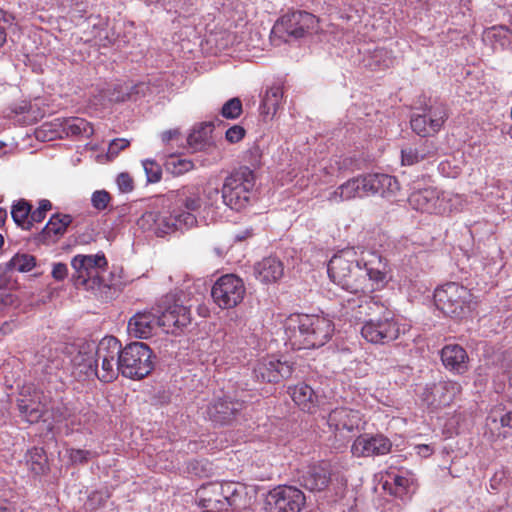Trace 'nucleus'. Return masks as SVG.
I'll return each instance as SVG.
<instances>
[{"mask_svg": "<svg viewBox=\"0 0 512 512\" xmlns=\"http://www.w3.org/2000/svg\"><path fill=\"white\" fill-rule=\"evenodd\" d=\"M333 332L334 324L331 320L315 315L290 317L286 325V334L294 349L321 347L331 338Z\"/></svg>", "mask_w": 512, "mask_h": 512, "instance_id": "1", "label": "nucleus"}, {"mask_svg": "<svg viewBox=\"0 0 512 512\" xmlns=\"http://www.w3.org/2000/svg\"><path fill=\"white\" fill-rule=\"evenodd\" d=\"M121 350V343L117 338L106 336L98 343L94 358L79 352L72 362L87 376L96 375L100 381L109 383L117 378V361Z\"/></svg>", "mask_w": 512, "mask_h": 512, "instance_id": "2", "label": "nucleus"}, {"mask_svg": "<svg viewBox=\"0 0 512 512\" xmlns=\"http://www.w3.org/2000/svg\"><path fill=\"white\" fill-rule=\"evenodd\" d=\"M353 250H343L328 263L330 279L341 288L354 293H366L369 282L367 264L361 265Z\"/></svg>", "mask_w": 512, "mask_h": 512, "instance_id": "3", "label": "nucleus"}, {"mask_svg": "<svg viewBox=\"0 0 512 512\" xmlns=\"http://www.w3.org/2000/svg\"><path fill=\"white\" fill-rule=\"evenodd\" d=\"M153 367L152 351L149 346L143 342H132L121 350L117 361V374L121 372L124 377L142 379L153 370Z\"/></svg>", "mask_w": 512, "mask_h": 512, "instance_id": "4", "label": "nucleus"}, {"mask_svg": "<svg viewBox=\"0 0 512 512\" xmlns=\"http://www.w3.org/2000/svg\"><path fill=\"white\" fill-rule=\"evenodd\" d=\"M434 302L445 315L463 319L471 312L472 294L466 287L450 282L435 290Z\"/></svg>", "mask_w": 512, "mask_h": 512, "instance_id": "5", "label": "nucleus"}, {"mask_svg": "<svg viewBox=\"0 0 512 512\" xmlns=\"http://www.w3.org/2000/svg\"><path fill=\"white\" fill-rule=\"evenodd\" d=\"M157 325L163 327L167 333L176 334L191 323L190 309L178 303L173 296L166 295L157 304Z\"/></svg>", "mask_w": 512, "mask_h": 512, "instance_id": "6", "label": "nucleus"}, {"mask_svg": "<svg viewBox=\"0 0 512 512\" xmlns=\"http://www.w3.org/2000/svg\"><path fill=\"white\" fill-rule=\"evenodd\" d=\"M318 19L305 11H293L280 17L273 26V33L286 40L301 38L317 29Z\"/></svg>", "mask_w": 512, "mask_h": 512, "instance_id": "7", "label": "nucleus"}, {"mask_svg": "<svg viewBox=\"0 0 512 512\" xmlns=\"http://www.w3.org/2000/svg\"><path fill=\"white\" fill-rule=\"evenodd\" d=\"M243 280L234 274L221 276L212 286L211 296L221 309H231L239 305L245 296Z\"/></svg>", "mask_w": 512, "mask_h": 512, "instance_id": "8", "label": "nucleus"}, {"mask_svg": "<svg viewBox=\"0 0 512 512\" xmlns=\"http://www.w3.org/2000/svg\"><path fill=\"white\" fill-rule=\"evenodd\" d=\"M400 328L394 313L388 310L377 318H371L361 328L362 337L370 343L387 344L399 337Z\"/></svg>", "mask_w": 512, "mask_h": 512, "instance_id": "9", "label": "nucleus"}, {"mask_svg": "<svg viewBox=\"0 0 512 512\" xmlns=\"http://www.w3.org/2000/svg\"><path fill=\"white\" fill-rule=\"evenodd\" d=\"M305 503V495L300 489L283 485L268 492L265 510L267 512H301Z\"/></svg>", "mask_w": 512, "mask_h": 512, "instance_id": "10", "label": "nucleus"}, {"mask_svg": "<svg viewBox=\"0 0 512 512\" xmlns=\"http://www.w3.org/2000/svg\"><path fill=\"white\" fill-rule=\"evenodd\" d=\"M177 204L185 211L170 215L168 218L163 217L160 225L163 224L167 230H181L183 228H191L197 223L196 216L193 212L200 209L202 201L197 193H188L181 191L178 194Z\"/></svg>", "mask_w": 512, "mask_h": 512, "instance_id": "11", "label": "nucleus"}, {"mask_svg": "<svg viewBox=\"0 0 512 512\" xmlns=\"http://www.w3.org/2000/svg\"><path fill=\"white\" fill-rule=\"evenodd\" d=\"M48 399L42 392L30 388H24L17 399V406L21 417L30 424L38 423L40 420L48 422L46 417L49 414Z\"/></svg>", "mask_w": 512, "mask_h": 512, "instance_id": "12", "label": "nucleus"}, {"mask_svg": "<svg viewBox=\"0 0 512 512\" xmlns=\"http://www.w3.org/2000/svg\"><path fill=\"white\" fill-rule=\"evenodd\" d=\"M345 314L351 319L364 324L371 318L383 315L389 309L374 297L362 293L355 298H349L344 305Z\"/></svg>", "mask_w": 512, "mask_h": 512, "instance_id": "13", "label": "nucleus"}, {"mask_svg": "<svg viewBox=\"0 0 512 512\" xmlns=\"http://www.w3.org/2000/svg\"><path fill=\"white\" fill-rule=\"evenodd\" d=\"M408 201L413 209L429 214H444L450 210L446 194L436 188L429 187L414 191Z\"/></svg>", "mask_w": 512, "mask_h": 512, "instance_id": "14", "label": "nucleus"}, {"mask_svg": "<svg viewBox=\"0 0 512 512\" xmlns=\"http://www.w3.org/2000/svg\"><path fill=\"white\" fill-rule=\"evenodd\" d=\"M446 118L447 114L442 105L430 106L422 114L412 116L411 128L419 136H432L440 131Z\"/></svg>", "mask_w": 512, "mask_h": 512, "instance_id": "15", "label": "nucleus"}, {"mask_svg": "<svg viewBox=\"0 0 512 512\" xmlns=\"http://www.w3.org/2000/svg\"><path fill=\"white\" fill-rule=\"evenodd\" d=\"M461 385L454 381H440L426 385L421 397L422 400L433 408L450 405L455 397L461 393Z\"/></svg>", "mask_w": 512, "mask_h": 512, "instance_id": "16", "label": "nucleus"}, {"mask_svg": "<svg viewBox=\"0 0 512 512\" xmlns=\"http://www.w3.org/2000/svg\"><path fill=\"white\" fill-rule=\"evenodd\" d=\"M255 378L262 382L278 383L282 379L289 378L293 373V366L287 361L270 357L257 362L253 369Z\"/></svg>", "mask_w": 512, "mask_h": 512, "instance_id": "17", "label": "nucleus"}, {"mask_svg": "<svg viewBox=\"0 0 512 512\" xmlns=\"http://www.w3.org/2000/svg\"><path fill=\"white\" fill-rule=\"evenodd\" d=\"M244 402L230 397L218 398L207 407L209 419L218 425H231L237 420Z\"/></svg>", "mask_w": 512, "mask_h": 512, "instance_id": "18", "label": "nucleus"}, {"mask_svg": "<svg viewBox=\"0 0 512 512\" xmlns=\"http://www.w3.org/2000/svg\"><path fill=\"white\" fill-rule=\"evenodd\" d=\"M71 265L76 272L73 275L75 285L84 286L89 279L97 275L99 269H104L107 266V260L104 254L77 255L72 259Z\"/></svg>", "mask_w": 512, "mask_h": 512, "instance_id": "19", "label": "nucleus"}, {"mask_svg": "<svg viewBox=\"0 0 512 512\" xmlns=\"http://www.w3.org/2000/svg\"><path fill=\"white\" fill-rule=\"evenodd\" d=\"M391 441L383 435H360L351 447V452L356 457H370L384 455L390 452Z\"/></svg>", "mask_w": 512, "mask_h": 512, "instance_id": "20", "label": "nucleus"}, {"mask_svg": "<svg viewBox=\"0 0 512 512\" xmlns=\"http://www.w3.org/2000/svg\"><path fill=\"white\" fill-rule=\"evenodd\" d=\"M332 468L330 463L321 461L311 464L302 475V485L310 491H323L331 482Z\"/></svg>", "mask_w": 512, "mask_h": 512, "instance_id": "21", "label": "nucleus"}, {"mask_svg": "<svg viewBox=\"0 0 512 512\" xmlns=\"http://www.w3.org/2000/svg\"><path fill=\"white\" fill-rule=\"evenodd\" d=\"M327 423L329 427L335 431L346 430L348 432H354L355 430H359L361 415L359 411L340 407L329 413Z\"/></svg>", "mask_w": 512, "mask_h": 512, "instance_id": "22", "label": "nucleus"}, {"mask_svg": "<svg viewBox=\"0 0 512 512\" xmlns=\"http://www.w3.org/2000/svg\"><path fill=\"white\" fill-rule=\"evenodd\" d=\"M224 488L225 483L204 484L196 491V502L203 508L224 510Z\"/></svg>", "mask_w": 512, "mask_h": 512, "instance_id": "23", "label": "nucleus"}, {"mask_svg": "<svg viewBox=\"0 0 512 512\" xmlns=\"http://www.w3.org/2000/svg\"><path fill=\"white\" fill-rule=\"evenodd\" d=\"M157 322L158 315L153 309L137 312L128 322V333L135 338L146 339L153 334Z\"/></svg>", "mask_w": 512, "mask_h": 512, "instance_id": "24", "label": "nucleus"}, {"mask_svg": "<svg viewBox=\"0 0 512 512\" xmlns=\"http://www.w3.org/2000/svg\"><path fill=\"white\" fill-rule=\"evenodd\" d=\"M443 365L457 374H463L468 370V355L463 347L458 344H450L441 350Z\"/></svg>", "mask_w": 512, "mask_h": 512, "instance_id": "25", "label": "nucleus"}, {"mask_svg": "<svg viewBox=\"0 0 512 512\" xmlns=\"http://www.w3.org/2000/svg\"><path fill=\"white\" fill-rule=\"evenodd\" d=\"M212 122H204L196 125L187 138L189 149L192 152L204 151L214 146Z\"/></svg>", "mask_w": 512, "mask_h": 512, "instance_id": "26", "label": "nucleus"}, {"mask_svg": "<svg viewBox=\"0 0 512 512\" xmlns=\"http://www.w3.org/2000/svg\"><path fill=\"white\" fill-rule=\"evenodd\" d=\"M283 273V263L276 257L264 258L255 266L256 277L263 283L276 282L283 276Z\"/></svg>", "mask_w": 512, "mask_h": 512, "instance_id": "27", "label": "nucleus"}, {"mask_svg": "<svg viewBox=\"0 0 512 512\" xmlns=\"http://www.w3.org/2000/svg\"><path fill=\"white\" fill-rule=\"evenodd\" d=\"M289 393L295 404L301 410L308 413L315 412L318 404V396L309 385L305 383L298 384L289 388Z\"/></svg>", "mask_w": 512, "mask_h": 512, "instance_id": "28", "label": "nucleus"}, {"mask_svg": "<svg viewBox=\"0 0 512 512\" xmlns=\"http://www.w3.org/2000/svg\"><path fill=\"white\" fill-rule=\"evenodd\" d=\"M224 496V510L230 507L233 511H240L249 506L246 489L240 484L225 483Z\"/></svg>", "mask_w": 512, "mask_h": 512, "instance_id": "29", "label": "nucleus"}, {"mask_svg": "<svg viewBox=\"0 0 512 512\" xmlns=\"http://www.w3.org/2000/svg\"><path fill=\"white\" fill-rule=\"evenodd\" d=\"M130 141L125 138H116L112 140L106 147L103 144L89 143L85 146V150L90 151V158L106 157L108 160L119 156L120 152L128 148Z\"/></svg>", "mask_w": 512, "mask_h": 512, "instance_id": "30", "label": "nucleus"}, {"mask_svg": "<svg viewBox=\"0 0 512 512\" xmlns=\"http://www.w3.org/2000/svg\"><path fill=\"white\" fill-rule=\"evenodd\" d=\"M72 217L68 214H54L42 231L38 235V241L49 242L55 241L52 236L56 238L66 232L67 227L71 224Z\"/></svg>", "mask_w": 512, "mask_h": 512, "instance_id": "31", "label": "nucleus"}, {"mask_svg": "<svg viewBox=\"0 0 512 512\" xmlns=\"http://www.w3.org/2000/svg\"><path fill=\"white\" fill-rule=\"evenodd\" d=\"M483 40L494 50L512 49V32L504 26H493L485 30Z\"/></svg>", "mask_w": 512, "mask_h": 512, "instance_id": "32", "label": "nucleus"}, {"mask_svg": "<svg viewBox=\"0 0 512 512\" xmlns=\"http://www.w3.org/2000/svg\"><path fill=\"white\" fill-rule=\"evenodd\" d=\"M246 180H251L252 184H256V175L254 170L248 166H240L235 169L226 179L222 187V195L231 196L233 190L243 186Z\"/></svg>", "mask_w": 512, "mask_h": 512, "instance_id": "33", "label": "nucleus"}, {"mask_svg": "<svg viewBox=\"0 0 512 512\" xmlns=\"http://www.w3.org/2000/svg\"><path fill=\"white\" fill-rule=\"evenodd\" d=\"M282 98L283 89L280 85H273L268 88L260 106L261 114L265 118L272 119L281 106Z\"/></svg>", "mask_w": 512, "mask_h": 512, "instance_id": "34", "label": "nucleus"}, {"mask_svg": "<svg viewBox=\"0 0 512 512\" xmlns=\"http://www.w3.org/2000/svg\"><path fill=\"white\" fill-rule=\"evenodd\" d=\"M254 187L255 184H252L251 180H246L243 186L237 187V190L231 192V196L222 195L223 202L231 209L240 210L249 202Z\"/></svg>", "mask_w": 512, "mask_h": 512, "instance_id": "35", "label": "nucleus"}, {"mask_svg": "<svg viewBox=\"0 0 512 512\" xmlns=\"http://www.w3.org/2000/svg\"><path fill=\"white\" fill-rule=\"evenodd\" d=\"M62 127L67 136L90 137L94 133L91 123L80 117L64 119Z\"/></svg>", "mask_w": 512, "mask_h": 512, "instance_id": "36", "label": "nucleus"}, {"mask_svg": "<svg viewBox=\"0 0 512 512\" xmlns=\"http://www.w3.org/2000/svg\"><path fill=\"white\" fill-rule=\"evenodd\" d=\"M27 464L36 475L44 474L49 470L46 452L41 447H34L28 451Z\"/></svg>", "mask_w": 512, "mask_h": 512, "instance_id": "37", "label": "nucleus"}, {"mask_svg": "<svg viewBox=\"0 0 512 512\" xmlns=\"http://www.w3.org/2000/svg\"><path fill=\"white\" fill-rule=\"evenodd\" d=\"M32 206L25 200H19L12 206L11 215L14 222L23 229L29 230L32 227L30 219Z\"/></svg>", "mask_w": 512, "mask_h": 512, "instance_id": "38", "label": "nucleus"}, {"mask_svg": "<svg viewBox=\"0 0 512 512\" xmlns=\"http://www.w3.org/2000/svg\"><path fill=\"white\" fill-rule=\"evenodd\" d=\"M489 419L493 422L500 421L502 427H508L512 430V400H508L506 404H498L491 409Z\"/></svg>", "mask_w": 512, "mask_h": 512, "instance_id": "39", "label": "nucleus"}, {"mask_svg": "<svg viewBox=\"0 0 512 512\" xmlns=\"http://www.w3.org/2000/svg\"><path fill=\"white\" fill-rule=\"evenodd\" d=\"M36 265V259L34 256L29 254H16L12 257V259L6 264L7 271H19V272H28L32 270Z\"/></svg>", "mask_w": 512, "mask_h": 512, "instance_id": "40", "label": "nucleus"}, {"mask_svg": "<svg viewBox=\"0 0 512 512\" xmlns=\"http://www.w3.org/2000/svg\"><path fill=\"white\" fill-rule=\"evenodd\" d=\"M48 403L50 404V406H48L49 414L46 416L48 422L61 423L69 420L73 416V410L68 405L51 401Z\"/></svg>", "mask_w": 512, "mask_h": 512, "instance_id": "41", "label": "nucleus"}, {"mask_svg": "<svg viewBox=\"0 0 512 512\" xmlns=\"http://www.w3.org/2000/svg\"><path fill=\"white\" fill-rule=\"evenodd\" d=\"M40 357L46 359L45 368L51 372L52 370L60 369L64 364V359L57 348L53 349L50 346L43 347L40 352Z\"/></svg>", "mask_w": 512, "mask_h": 512, "instance_id": "42", "label": "nucleus"}, {"mask_svg": "<svg viewBox=\"0 0 512 512\" xmlns=\"http://www.w3.org/2000/svg\"><path fill=\"white\" fill-rule=\"evenodd\" d=\"M336 193L339 194L342 200L363 197L360 177L348 180L338 188Z\"/></svg>", "mask_w": 512, "mask_h": 512, "instance_id": "43", "label": "nucleus"}, {"mask_svg": "<svg viewBox=\"0 0 512 512\" xmlns=\"http://www.w3.org/2000/svg\"><path fill=\"white\" fill-rule=\"evenodd\" d=\"M378 180L379 184L377 194H380L382 197H390L399 190V183L393 176L379 173Z\"/></svg>", "mask_w": 512, "mask_h": 512, "instance_id": "44", "label": "nucleus"}, {"mask_svg": "<svg viewBox=\"0 0 512 512\" xmlns=\"http://www.w3.org/2000/svg\"><path fill=\"white\" fill-rule=\"evenodd\" d=\"M393 64L391 52L385 48H377L371 54V61L368 65L371 68L381 67L388 68Z\"/></svg>", "mask_w": 512, "mask_h": 512, "instance_id": "45", "label": "nucleus"}, {"mask_svg": "<svg viewBox=\"0 0 512 512\" xmlns=\"http://www.w3.org/2000/svg\"><path fill=\"white\" fill-rule=\"evenodd\" d=\"M34 111L32 106L26 102L16 104L12 109V112L15 113L16 116H22L18 118L17 121L24 125L31 124L37 119L34 115Z\"/></svg>", "mask_w": 512, "mask_h": 512, "instance_id": "46", "label": "nucleus"}, {"mask_svg": "<svg viewBox=\"0 0 512 512\" xmlns=\"http://www.w3.org/2000/svg\"><path fill=\"white\" fill-rule=\"evenodd\" d=\"M242 113V103L239 98L228 100L221 109V115L226 119H236Z\"/></svg>", "mask_w": 512, "mask_h": 512, "instance_id": "47", "label": "nucleus"}, {"mask_svg": "<svg viewBox=\"0 0 512 512\" xmlns=\"http://www.w3.org/2000/svg\"><path fill=\"white\" fill-rule=\"evenodd\" d=\"M367 274L369 278L367 292H372L385 282L386 274L378 268H372L367 265Z\"/></svg>", "mask_w": 512, "mask_h": 512, "instance_id": "48", "label": "nucleus"}, {"mask_svg": "<svg viewBox=\"0 0 512 512\" xmlns=\"http://www.w3.org/2000/svg\"><path fill=\"white\" fill-rule=\"evenodd\" d=\"M378 174L373 173L360 177L363 196L378 193Z\"/></svg>", "mask_w": 512, "mask_h": 512, "instance_id": "49", "label": "nucleus"}, {"mask_svg": "<svg viewBox=\"0 0 512 512\" xmlns=\"http://www.w3.org/2000/svg\"><path fill=\"white\" fill-rule=\"evenodd\" d=\"M142 164L149 183H156L161 180L162 167L159 162H142Z\"/></svg>", "mask_w": 512, "mask_h": 512, "instance_id": "50", "label": "nucleus"}, {"mask_svg": "<svg viewBox=\"0 0 512 512\" xmlns=\"http://www.w3.org/2000/svg\"><path fill=\"white\" fill-rule=\"evenodd\" d=\"M110 201L111 196L106 190H97L91 197L92 206L99 211L106 209Z\"/></svg>", "mask_w": 512, "mask_h": 512, "instance_id": "51", "label": "nucleus"}, {"mask_svg": "<svg viewBox=\"0 0 512 512\" xmlns=\"http://www.w3.org/2000/svg\"><path fill=\"white\" fill-rule=\"evenodd\" d=\"M167 173L180 176L194 168L193 162H165Z\"/></svg>", "mask_w": 512, "mask_h": 512, "instance_id": "52", "label": "nucleus"}, {"mask_svg": "<svg viewBox=\"0 0 512 512\" xmlns=\"http://www.w3.org/2000/svg\"><path fill=\"white\" fill-rule=\"evenodd\" d=\"M52 208V204L49 200L43 199L39 202V207L31 211L30 219L32 221V224L34 222L39 223L44 220L46 217V212L49 211Z\"/></svg>", "mask_w": 512, "mask_h": 512, "instance_id": "53", "label": "nucleus"}, {"mask_svg": "<svg viewBox=\"0 0 512 512\" xmlns=\"http://www.w3.org/2000/svg\"><path fill=\"white\" fill-rule=\"evenodd\" d=\"M412 484V480L407 477L396 475L394 477L395 490L394 494L402 497L409 491V487Z\"/></svg>", "mask_w": 512, "mask_h": 512, "instance_id": "54", "label": "nucleus"}, {"mask_svg": "<svg viewBox=\"0 0 512 512\" xmlns=\"http://www.w3.org/2000/svg\"><path fill=\"white\" fill-rule=\"evenodd\" d=\"M244 135L245 129L240 125H234L230 127L225 133L226 140L230 143L239 142L244 137Z\"/></svg>", "mask_w": 512, "mask_h": 512, "instance_id": "55", "label": "nucleus"}, {"mask_svg": "<svg viewBox=\"0 0 512 512\" xmlns=\"http://www.w3.org/2000/svg\"><path fill=\"white\" fill-rule=\"evenodd\" d=\"M91 455L90 451L82 450V449H70L69 450V456L70 460L73 463L83 464L86 463L89 459V456Z\"/></svg>", "mask_w": 512, "mask_h": 512, "instance_id": "56", "label": "nucleus"}, {"mask_svg": "<svg viewBox=\"0 0 512 512\" xmlns=\"http://www.w3.org/2000/svg\"><path fill=\"white\" fill-rule=\"evenodd\" d=\"M117 185L121 192H131L133 190V179L128 173H120L117 177Z\"/></svg>", "mask_w": 512, "mask_h": 512, "instance_id": "57", "label": "nucleus"}, {"mask_svg": "<svg viewBox=\"0 0 512 512\" xmlns=\"http://www.w3.org/2000/svg\"><path fill=\"white\" fill-rule=\"evenodd\" d=\"M35 134L36 138L42 141H50L57 136V132L50 130V126L47 124H44L39 129H37Z\"/></svg>", "mask_w": 512, "mask_h": 512, "instance_id": "58", "label": "nucleus"}, {"mask_svg": "<svg viewBox=\"0 0 512 512\" xmlns=\"http://www.w3.org/2000/svg\"><path fill=\"white\" fill-rule=\"evenodd\" d=\"M401 156L402 160H418L419 158L424 159L427 157L426 154L412 147L403 148L401 150Z\"/></svg>", "mask_w": 512, "mask_h": 512, "instance_id": "59", "label": "nucleus"}, {"mask_svg": "<svg viewBox=\"0 0 512 512\" xmlns=\"http://www.w3.org/2000/svg\"><path fill=\"white\" fill-rule=\"evenodd\" d=\"M10 22L7 14L0 9V47L6 42V29Z\"/></svg>", "mask_w": 512, "mask_h": 512, "instance_id": "60", "label": "nucleus"}, {"mask_svg": "<svg viewBox=\"0 0 512 512\" xmlns=\"http://www.w3.org/2000/svg\"><path fill=\"white\" fill-rule=\"evenodd\" d=\"M52 276L55 280H63L67 276V266L63 263L54 264Z\"/></svg>", "mask_w": 512, "mask_h": 512, "instance_id": "61", "label": "nucleus"}, {"mask_svg": "<svg viewBox=\"0 0 512 512\" xmlns=\"http://www.w3.org/2000/svg\"><path fill=\"white\" fill-rule=\"evenodd\" d=\"M14 302V296L5 288L0 287V309L11 305Z\"/></svg>", "mask_w": 512, "mask_h": 512, "instance_id": "62", "label": "nucleus"}, {"mask_svg": "<svg viewBox=\"0 0 512 512\" xmlns=\"http://www.w3.org/2000/svg\"><path fill=\"white\" fill-rule=\"evenodd\" d=\"M180 132L178 129H170L167 131H164L161 134V139L164 143H168L170 140L175 139L179 136Z\"/></svg>", "mask_w": 512, "mask_h": 512, "instance_id": "63", "label": "nucleus"}, {"mask_svg": "<svg viewBox=\"0 0 512 512\" xmlns=\"http://www.w3.org/2000/svg\"><path fill=\"white\" fill-rule=\"evenodd\" d=\"M418 453L424 456L429 455L431 453V449L428 445H420L418 446Z\"/></svg>", "mask_w": 512, "mask_h": 512, "instance_id": "64", "label": "nucleus"}]
</instances>
